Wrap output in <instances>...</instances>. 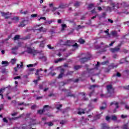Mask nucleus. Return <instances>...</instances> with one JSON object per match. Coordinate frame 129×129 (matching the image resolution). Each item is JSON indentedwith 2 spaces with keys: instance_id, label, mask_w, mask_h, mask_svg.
Listing matches in <instances>:
<instances>
[{
  "instance_id": "f257e3e1",
  "label": "nucleus",
  "mask_w": 129,
  "mask_h": 129,
  "mask_svg": "<svg viewBox=\"0 0 129 129\" xmlns=\"http://www.w3.org/2000/svg\"><path fill=\"white\" fill-rule=\"evenodd\" d=\"M110 5L112 7V8L110 7V6H107L104 7L106 9V12H109V13H111L113 11H114L118 15H120V14L123 13L124 14H128V13L126 12V11L128 9V5L125 2H122L121 3V8L122 11L119 12L118 11L115 10V7L117 8V9H119V4L118 3H115L113 2H111L110 3Z\"/></svg>"
},
{
  "instance_id": "f03ea898",
  "label": "nucleus",
  "mask_w": 129,
  "mask_h": 129,
  "mask_svg": "<svg viewBox=\"0 0 129 129\" xmlns=\"http://www.w3.org/2000/svg\"><path fill=\"white\" fill-rule=\"evenodd\" d=\"M98 66H99V62L98 61L96 64V68L94 69H89V66L86 64L85 66V69H86L87 71L83 72L82 76L87 78V77H90V76H94V75H96L94 74V70H95V69H97V68H98Z\"/></svg>"
},
{
  "instance_id": "7ed1b4c3",
  "label": "nucleus",
  "mask_w": 129,
  "mask_h": 129,
  "mask_svg": "<svg viewBox=\"0 0 129 129\" xmlns=\"http://www.w3.org/2000/svg\"><path fill=\"white\" fill-rule=\"evenodd\" d=\"M70 43H75V40H68L66 43L63 41V40H60L59 41V44L60 45H65L66 46H73V47H75L76 48H78V44L77 43H75V44L72 45L70 44Z\"/></svg>"
},
{
  "instance_id": "20e7f679",
  "label": "nucleus",
  "mask_w": 129,
  "mask_h": 129,
  "mask_svg": "<svg viewBox=\"0 0 129 129\" xmlns=\"http://www.w3.org/2000/svg\"><path fill=\"white\" fill-rule=\"evenodd\" d=\"M26 48V52L28 53V54H32V55L35 56V55H36L38 53V51L37 50H35V49L31 48L30 46H28Z\"/></svg>"
},
{
  "instance_id": "39448f33",
  "label": "nucleus",
  "mask_w": 129,
  "mask_h": 129,
  "mask_svg": "<svg viewBox=\"0 0 129 129\" xmlns=\"http://www.w3.org/2000/svg\"><path fill=\"white\" fill-rule=\"evenodd\" d=\"M106 87L107 90L108 91V94H109V96H112L113 93H114V89L112 88V86L108 85Z\"/></svg>"
},
{
  "instance_id": "423d86ee",
  "label": "nucleus",
  "mask_w": 129,
  "mask_h": 129,
  "mask_svg": "<svg viewBox=\"0 0 129 129\" xmlns=\"http://www.w3.org/2000/svg\"><path fill=\"white\" fill-rule=\"evenodd\" d=\"M28 24H29V21L23 19L21 22L20 24L19 25V27L23 28V27H25V26H26V25H28Z\"/></svg>"
},
{
  "instance_id": "0eeeda50",
  "label": "nucleus",
  "mask_w": 129,
  "mask_h": 129,
  "mask_svg": "<svg viewBox=\"0 0 129 129\" xmlns=\"http://www.w3.org/2000/svg\"><path fill=\"white\" fill-rule=\"evenodd\" d=\"M90 58H91V54H89L88 57L82 58L80 59V60L81 63H85V62H87L88 60H90Z\"/></svg>"
},
{
  "instance_id": "6e6552de",
  "label": "nucleus",
  "mask_w": 129,
  "mask_h": 129,
  "mask_svg": "<svg viewBox=\"0 0 129 129\" xmlns=\"http://www.w3.org/2000/svg\"><path fill=\"white\" fill-rule=\"evenodd\" d=\"M110 105H114L115 106V108L113 110V113H115V112H116V109H117V108L119 107V106H118V102L116 101L112 102L110 103Z\"/></svg>"
},
{
  "instance_id": "1a4fd4ad",
  "label": "nucleus",
  "mask_w": 129,
  "mask_h": 129,
  "mask_svg": "<svg viewBox=\"0 0 129 129\" xmlns=\"http://www.w3.org/2000/svg\"><path fill=\"white\" fill-rule=\"evenodd\" d=\"M2 17H5V19H9L11 18V15L12 13H10V12H1Z\"/></svg>"
},
{
  "instance_id": "9d476101",
  "label": "nucleus",
  "mask_w": 129,
  "mask_h": 129,
  "mask_svg": "<svg viewBox=\"0 0 129 129\" xmlns=\"http://www.w3.org/2000/svg\"><path fill=\"white\" fill-rule=\"evenodd\" d=\"M66 7L64 5H60L58 7H53L51 10L53 13H55L57 10H59V9H65Z\"/></svg>"
},
{
  "instance_id": "9b49d317",
  "label": "nucleus",
  "mask_w": 129,
  "mask_h": 129,
  "mask_svg": "<svg viewBox=\"0 0 129 129\" xmlns=\"http://www.w3.org/2000/svg\"><path fill=\"white\" fill-rule=\"evenodd\" d=\"M121 44H118V46L115 48H111L110 51L112 53H115V52H118L119 51V48H120Z\"/></svg>"
},
{
  "instance_id": "f8f14e48",
  "label": "nucleus",
  "mask_w": 129,
  "mask_h": 129,
  "mask_svg": "<svg viewBox=\"0 0 129 129\" xmlns=\"http://www.w3.org/2000/svg\"><path fill=\"white\" fill-rule=\"evenodd\" d=\"M60 69V74L59 75L58 78H62L63 77V75H64V73L65 72V70L64 69L61 68V67L57 68V69Z\"/></svg>"
},
{
  "instance_id": "ddd939ff",
  "label": "nucleus",
  "mask_w": 129,
  "mask_h": 129,
  "mask_svg": "<svg viewBox=\"0 0 129 129\" xmlns=\"http://www.w3.org/2000/svg\"><path fill=\"white\" fill-rule=\"evenodd\" d=\"M19 49V46H15L14 47H13L12 50V53L14 54V55H17V51H18V49Z\"/></svg>"
},
{
  "instance_id": "4468645a",
  "label": "nucleus",
  "mask_w": 129,
  "mask_h": 129,
  "mask_svg": "<svg viewBox=\"0 0 129 129\" xmlns=\"http://www.w3.org/2000/svg\"><path fill=\"white\" fill-rule=\"evenodd\" d=\"M128 125H127V123L124 124L121 127H114V128H112V129H128Z\"/></svg>"
},
{
  "instance_id": "2eb2a0df",
  "label": "nucleus",
  "mask_w": 129,
  "mask_h": 129,
  "mask_svg": "<svg viewBox=\"0 0 129 129\" xmlns=\"http://www.w3.org/2000/svg\"><path fill=\"white\" fill-rule=\"evenodd\" d=\"M71 81H74V82L77 83V82H78V81H79V79H76V80H74V81H73V79L68 80L66 82L64 83V84H63V85H65V84H67L69 83L70 82H71Z\"/></svg>"
},
{
  "instance_id": "dca6fc26",
  "label": "nucleus",
  "mask_w": 129,
  "mask_h": 129,
  "mask_svg": "<svg viewBox=\"0 0 129 129\" xmlns=\"http://www.w3.org/2000/svg\"><path fill=\"white\" fill-rule=\"evenodd\" d=\"M21 65L20 66V64H17V68H14V70L16 72H17V71H18V68L19 69H20V68H23V62H21Z\"/></svg>"
},
{
  "instance_id": "f3484780",
  "label": "nucleus",
  "mask_w": 129,
  "mask_h": 129,
  "mask_svg": "<svg viewBox=\"0 0 129 129\" xmlns=\"http://www.w3.org/2000/svg\"><path fill=\"white\" fill-rule=\"evenodd\" d=\"M118 66V64H114V63H112L108 66L109 69H113L114 68H116Z\"/></svg>"
},
{
  "instance_id": "a211bd4d",
  "label": "nucleus",
  "mask_w": 129,
  "mask_h": 129,
  "mask_svg": "<svg viewBox=\"0 0 129 129\" xmlns=\"http://www.w3.org/2000/svg\"><path fill=\"white\" fill-rule=\"evenodd\" d=\"M39 32H43V33H46L47 32V29L44 28L43 27H41L40 28L37 29Z\"/></svg>"
},
{
  "instance_id": "6ab92c4d",
  "label": "nucleus",
  "mask_w": 129,
  "mask_h": 129,
  "mask_svg": "<svg viewBox=\"0 0 129 129\" xmlns=\"http://www.w3.org/2000/svg\"><path fill=\"white\" fill-rule=\"evenodd\" d=\"M101 47H105V48H106V47H108V46L106 45L105 46V45H104V43L103 42H101V45H96L95 46V48H96V49H99L100 48H101Z\"/></svg>"
},
{
  "instance_id": "aec40b11",
  "label": "nucleus",
  "mask_w": 129,
  "mask_h": 129,
  "mask_svg": "<svg viewBox=\"0 0 129 129\" xmlns=\"http://www.w3.org/2000/svg\"><path fill=\"white\" fill-rule=\"evenodd\" d=\"M51 109V107L49 105H45L43 107V110L44 111V112L46 111H48V110H50Z\"/></svg>"
},
{
  "instance_id": "412c9836",
  "label": "nucleus",
  "mask_w": 129,
  "mask_h": 129,
  "mask_svg": "<svg viewBox=\"0 0 129 129\" xmlns=\"http://www.w3.org/2000/svg\"><path fill=\"white\" fill-rule=\"evenodd\" d=\"M45 44H46V40L41 41L40 47H41V48H44V47H45Z\"/></svg>"
},
{
  "instance_id": "4be33fe9",
  "label": "nucleus",
  "mask_w": 129,
  "mask_h": 129,
  "mask_svg": "<svg viewBox=\"0 0 129 129\" xmlns=\"http://www.w3.org/2000/svg\"><path fill=\"white\" fill-rule=\"evenodd\" d=\"M112 36L113 37H118V35H117V32L116 31H113L111 33Z\"/></svg>"
},
{
  "instance_id": "5701e85b",
  "label": "nucleus",
  "mask_w": 129,
  "mask_h": 129,
  "mask_svg": "<svg viewBox=\"0 0 129 129\" xmlns=\"http://www.w3.org/2000/svg\"><path fill=\"white\" fill-rule=\"evenodd\" d=\"M82 113H85V111H84V110L81 108L79 109V111L78 112V114L81 115V114H82Z\"/></svg>"
},
{
  "instance_id": "b1692460",
  "label": "nucleus",
  "mask_w": 129,
  "mask_h": 129,
  "mask_svg": "<svg viewBox=\"0 0 129 129\" xmlns=\"http://www.w3.org/2000/svg\"><path fill=\"white\" fill-rule=\"evenodd\" d=\"M63 60H65L64 58H59L57 59H55L54 60V62L57 64V63H59V62H61V61H63Z\"/></svg>"
},
{
  "instance_id": "393cba45",
  "label": "nucleus",
  "mask_w": 129,
  "mask_h": 129,
  "mask_svg": "<svg viewBox=\"0 0 129 129\" xmlns=\"http://www.w3.org/2000/svg\"><path fill=\"white\" fill-rule=\"evenodd\" d=\"M126 58H127V57H125V58H122V59L119 61L120 64H123V63H125V62H127V61H126Z\"/></svg>"
},
{
  "instance_id": "a878e982",
  "label": "nucleus",
  "mask_w": 129,
  "mask_h": 129,
  "mask_svg": "<svg viewBox=\"0 0 129 129\" xmlns=\"http://www.w3.org/2000/svg\"><path fill=\"white\" fill-rule=\"evenodd\" d=\"M102 128L103 129H109L110 127H109V126L107 125L106 123H103L102 124Z\"/></svg>"
},
{
  "instance_id": "bb28decb",
  "label": "nucleus",
  "mask_w": 129,
  "mask_h": 129,
  "mask_svg": "<svg viewBox=\"0 0 129 129\" xmlns=\"http://www.w3.org/2000/svg\"><path fill=\"white\" fill-rule=\"evenodd\" d=\"M101 116V114H99L96 115L94 117V119L93 120H92V121H94V120H96V119H98L100 118Z\"/></svg>"
},
{
  "instance_id": "cd10ccee",
  "label": "nucleus",
  "mask_w": 129,
  "mask_h": 129,
  "mask_svg": "<svg viewBox=\"0 0 129 129\" xmlns=\"http://www.w3.org/2000/svg\"><path fill=\"white\" fill-rule=\"evenodd\" d=\"M37 65H38V63H35L34 64H29L27 65V67H28V68L30 67H35V66H37Z\"/></svg>"
},
{
  "instance_id": "c85d7f7f",
  "label": "nucleus",
  "mask_w": 129,
  "mask_h": 129,
  "mask_svg": "<svg viewBox=\"0 0 129 129\" xmlns=\"http://www.w3.org/2000/svg\"><path fill=\"white\" fill-rule=\"evenodd\" d=\"M2 65H4V66L6 67V66H9V64H10V63H9L8 61H2Z\"/></svg>"
},
{
  "instance_id": "c756f323",
  "label": "nucleus",
  "mask_w": 129,
  "mask_h": 129,
  "mask_svg": "<svg viewBox=\"0 0 129 129\" xmlns=\"http://www.w3.org/2000/svg\"><path fill=\"white\" fill-rule=\"evenodd\" d=\"M103 104L104 106L100 107V110H103V109H105V108H106V103H103Z\"/></svg>"
},
{
  "instance_id": "7c9ffc66",
  "label": "nucleus",
  "mask_w": 129,
  "mask_h": 129,
  "mask_svg": "<svg viewBox=\"0 0 129 129\" xmlns=\"http://www.w3.org/2000/svg\"><path fill=\"white\" fill-rule=\"evenodd\" d=\"M67 28V25L65 24H61V31H63Z\"/></svg>"
},
{
  "instance_id": "2f4dec72",
  "label": "nucleus",
  "mask_w": 129,
  "mask_h": 129,
  "mask_svg": "<svg viewBox=\"0 0 129 129\" xmlns=\"http://www.w3.org/2000/svg\"><path fill=\"white\" fill-rule=\"evenodd\" d=\"M81 68H82V66H75V70H79Z\"/></svg>"
},
{
  "instance_id": "473e14b6",
  "label": "nucleus",
  "mask_w": 129,
  "mask_h": 129,
  "mask_svg": "<svg viewBox=\"0 0 129 129\" xmlns=\"http://www.w3.org/2000/svg\"><path fill=\"white\" fill-rule=\"evenodd\" d=\"M12 21H14L15 23H17V22H19V17H15L13 18H12Z\"/></svg>"
},
{
  "instance_id": "72a5a7b5",
  "label": "nucleus",
  "mask_w": 129,
  "mask_h": 129,
  "mask_svg": "<svg viewBox=\"0 0 129 129\" xmlns=\"http://www.w3.org/2000/svg\"><path fill=\"white\" fill-rule=\"evenodd\" d=\"M80 5H81V3L76 2L74 4V6L76 7V8H78V7H79V6H80Z\"/></svg>"
},
{
  "instance_id": "f704fd0d",
  "label": "nucleus",
  "mask_w": 129,
  "mask_h": 129,
  "mask_svg": "<svg viewBox=\"0 0 129 129\" xmlns=\"http://www.w3.org/2000/svg\"><path fill=\"white\" fill-rule=\"evenodd\" d=\"M93 8H94V5L91 4L89 5L88 9V10H91L92 9H93Z\"/></svg>"
},
{
  "instance_id": "c9c22d12",
  "label": "nucleus",
  "mask_w": 129,
  "mask_h": 129,
  "mask_svg": "<svg viewBox=\"0 0 129 129\" xmlns=\"http://www.w3.org/2000/svg\"><path fill=\"white\" fill-rule=\"evenodd\" d=\"M111 119L112 120H113L114 121H115V120L117 119V117L115 115H112L111 117Z\"/></svg>"
},
{
  "instance_id": "e433bc0d",
  "label": "nucleus",
  "mask_w": 129,
  "mask_h": 129,
  "mask_svg": "<svg viewBox=\"0 0 129 129\" xmlns=\"http://www.w3.org/2000/svg\"><path fill=\"white\" fill-rule=\"evenodd\" d=\"M16 62H17V59L13 58L11 59V62L12 64H13V65H14V64H16Z\"/></svg>"
},
{
  "instance_id": "4c0bfd02",
  "label": "nucleus",
  "mask_w": 129,
  "mask_h": 129,
  "mask_svg": "<svg viewBox=\"0 0 129 129\" xmlns=\"http://www.w3.org/2000/svg\"><path fill=\"white\" fill-rule=\"evenodd\" d=\"M79 42L80 44H84V43H85V41L82 38H80L79 40Z\"/></svg>"
},
{
  "instance_id": "58836bf2",
  "label": "nucleus",
  "mask_w": 129,
  "mask_h": 129,
  "mask_svg": "<svg viewBox=\"0 0 129 129\" xmlns=\"http://www.w3.org/2000/svg\"><path fill=\"white\" fill-rule=\"evenodd\" d=\"M45 123H46V124H47L48 125V126H52L54 125V124L52 122H48Z\"/></svg>"
},
{
  "instance_id": "ea45409f",
  "label": "nucleus",
  "mask_w": 129,
  "mask_h": 129,
  "mask_svg": "<svg viewBox=\"0 0 129 129\" xmlns=\"http://www.w3.org/2000/svg\"><path fill=\"white\" fill-rule=\"evenodd\" d=\"M41 71H43V69H40L39 70H37L36 71V73L35 74L36 75H39L40 73V72H41Z\"/></svg>"
},
{
  "instance_id": "a19ab883",
  "label": "nucleus",
  "mask_w": 129,
  "mask_h": 129,
  "mask_svg": "<svg viewBox=\"0 0 129 129\" xmlns=\"http://www.w3.org/2000/svg\"><path fill=\"white\" fill-rule=\"evenodd\" d=\"M84 28H85V26H81V25H78V27L77 28V30H80V29H83Z\"/></svg>"
},
{
  "instance_id": "79ce46f5",
  "label": "nucleus",
  "mask_w": 129,
  "mask_h": 129,
  "mask_svg": "<svg viewBox=\"0 0 129 129\" xmlns=\"http://www.w3.org/2000/svg\"><path fill=\"white\" fill-rule=\"evenodd\" d=\"M95 87H98V86L96 85L91 86L89 88V89H93V88H95Z\"/></svg>"
},
{
  "instance_id": "37998d69",
  "label": "nucleus",
  "mask_w": 129,
  "mask_h": 129,
  "mask_svg": "<svg viewBox=\"0 0 129 129\" xmlns=\"http://www.w3.org/2000/svg\"><path fill=\"white\" fill-rule=\"evenodd\" d=\"M39 59H40L41 60H42L43 61H46V60H47V58L45 57V56H42V57H40Z\"/></svg>"
},
{
  "instance_id": "c03bdc74",
  "label": "nucleus",
  "mask_w": 129,
  "mask_h": 129,
  "mask_svg": "<svg viewBox=\"0 0 129 129\" xmlns=\"http://www.w3.org/2000/svg\"><path fill=\"white\" fill-rule=\"evenodd\" d=\"M20 39V35H17L14 37V40L16 41V40H19Z\"/></svg>"
},
{
  "instance_id": "a18cd8bd",
  "label": "nucleus",
  "mask_w": 129,
  "mask_h": 129,
  "mask_svg": "<svg viewBox=\"0 0 129 129\" xmlns=\"http://www.w3.org/2000/svg\"><path fill=\"white\" fill-rule=\"evenodd\" d=\"M43 112H45V111H44V109H43L42 110H39L38 111V113H39V114H42V113H43Z\"/></svg>"
},
{
  "instance_id": "49530a36",
  "label": "nucleus",
  "mask_w": 129,
  "mask_h": 129,
  "mask_svg": "<svg viewBox=\"0 0 129 129\" xmlns=\"http://www.w3.org/2000/svg\"><path fill=\"white\" fill-rule=\"evenodd\" d=\"M36 124V120H32V122L29 124V125H35Z\"/></svg>"
},
{
  "instance_id": "de8ad7c7",
  "label": "nucleus",
  "mask_w": 129,
  "mask_h": 129,
  "mask_svg": "<svg viewBox=\"0 0 129 129\" xmlns=\"http://www.w3.org/2000/svg\"><path fill=\"white\" fill-rule=\"evenodd\" d=\"M3 90H5V89H0V96H2V98H4V95H2V93L3 92Z\"/></svg>"
},
{
  "instance_id": "09e8293b",
  "label": "nucleus",
  "mask_w": 129,
  "mask_h": 129,
  "mask_svg": "<svg viewBox=\"0 0 129 129\" xmlns=\"http://www.w3.org/2000/svg\"><path fill=\"white\" fill-rule=\"evenodd\" d=\"M18 105H24V106H27V104L25 103L24 102H23L22 103H19Z\"/></svg>"
},
{
  "instance_id": "8fccbe9b",
  "label": "nucleus",
  "mask_w": 129,
  "mask_h": 129,
  "mask_svg": "<svg viewBox=\"0 0 129 129\" xmlns=\"http://www.w3.org/2000/svg\"><path fill=\"white\" fill-rule=\"evenodd\" d=\"M108 63H109L108 60H106L101 62V64L102 65H106V64H108Z\"/></svg>"
},
{
  "instance_id": "3c124183",
  "label": "nucleus",
  "mask_w": 129,
  "mask_h": 129,
  "mask_svg": "<svg viewBox=\"0 0 129 129\" xmlns=\"http://www.w3.org/2000/svg\"><path fill=\"white\" fill-rule=\"evenodd\" d=\"M94 94V90H93L91 92H90L89 94V96H90V97H91V96H92V95H93Z\"/></svg>"
},
{
  "instance_id": "603ef678",
  "label": "nucleus",
  "mask_w": 129,
  "mask_h": 129,
  "mask_svg": "<svg viewBox=\"0 0 129 129\" xmlns=\"http://www.w3.org/2000/svg\"><path fill=\"white\" fill-rule=\"evenodd\" d=\"M67 96H71V97H74V95L71 94V93H68V94L67 95Z\"/></svg>"
},
{
  "instance_id": "864d4df0",
  "label": "nucleus",
  "mask_w": 129,
  "mask_h": 129,
  "mask_svg": "<svg viewBox=\"0 0 129 129\" xmlns=\"http://www.w3.org/2000/svg\"><path fill=\"white\" fill-rule=\"evenodd\" d=\"M56 75L55 73H52V72H50L49 73V75H51V76H55V75Z\"/></svg>"
},
{
  "instance_id": "5fc2aeb1",
  "label": "nucleus",
  "mask_w": 129,
  "mask_h": 129,
  "mask_svg": "<svg viewBox=\"0 0 129 129\" xmlns=\"http://www.w3.org/2000/svg\"><path fill=\"white\" fill-rule=\"evenodd\" d=\"M105 16H106V13L103 12L102 14L101 18H105Z\"/></svg>"
},
{
  "instance_id": "6e6d98bb",
  "label": "nucleus",
  "mask_w": 129,
  "mask_h": 129,
  "mask_svg": "<svg viewBox=\"0 0 129 129\" xmlns=\"http://www.w3.org/2000/svg\"><path fill=\"white\" fill-rule=\"evenodd\" d=\"M39 80H40V77H38V79L34 80L33 81V82H34V83H36V84H37V83H38V82L39 81Z\"/></svg>"
},
{
  "instance_id": "4d7b16f0",
  "label": "nucleus",
  "mask_w": 129,
  "mask_h": 129,
  "mask_svg": "<svg viewBox=\"0 0 129 129\" xmlns=\"http://www.w3.org/2000/svg\"><path fill=\"white\" fill-rule=\"evenodd\" d=\"M85 112H87V113H88L89 111H90V109L89 108H87L86 109H85Z\"/></svg>"
},
{
  "instance_id": "13d9d810",
  "label": "nucleus",
  "mask_w": 129,
  "mask_h": 129,
  "mask_svg": "<svg viewBox=\"0 0 129 129\" xmlns=\"http://www.w3.org/2000/svg\"><path fill=\"white\" fill-rule=\"evenodd\" d=\"M111 118H110V117L107 116H106V120H107V121H109V120H110V119Z\"/></svg>"
},
{
  "instance_id": "bf43d9fd",
  "label": "nucleus",
  "mask_w": 129,
  "mask_h": 129,
  "mask_svg": "<svg viewBox=\"0 0 129 129\" xmlns=\"http://www.w3.org/2000/svg\"><path fill=\"white\" fill-rule=\"evenodd\" d=\"M54 16H57V15H58V16H60V12H54Z\"/></svg>"
},
{
  "instance_id": "052dcab7",
  "label": "nucleus",
  "mask_w": 129,
  "mask_h": 129,
  "mask_svg": "<svg viewBox=\"0 0 129 129\" xmlns=\"http://www.w3.org/2000/svg\"><path fill=\"white\" fill-rule=\"evenodd\" d=\"M73 74V72L70 71V72H68V73L67 74V75H72Z\"/></svg>"
},
{
  "instance_id": "680f3d73",
  "label": "nucleus",
  "mask_w": 129,
  "mask_h": 129,
  "mask_svg": "<svg viewBox=\"0 0 129 129\" xmlns=\"http://www.w3.org/2000/svg\"><path fill=\"white\" fill-rule=\"evenodd\" d=\"M41 20H44V21H46V17H40V19H38V21H41Z\"/></svg>"
},
{
  "instance_id": "e2e57ef3",
  "label": "nucleus",
  "mask_w": 129,
  "mask_h": 129,
  "mask_svg": "<svg viewBox=\"0 0 129 129\" xmlns=\"http://www.w3.org/2000/svg\"><path fill=\"white\" fill-rule=\"evenodd\" d=\"M53 6H54V4H53V3H51V4H49V8H52V9H51V10H53V8H54V7H53Z\"/></svg>"
},
{
  "instance_id": "0e129e2a",
  "label": "nucleus",
  "mask_w": 129,
  "mask_h": 129,
  "mask_svg": "<svg viewBox=\"0 0 129 129\" xmlns=\"http://www.w3.org/2000/svg\"><path fill=\"white\" fill-rule=\"evenodd\" d=\"M109 31V29H107V30L104 31V33H106L107 36H109V33H108Z\"/></svg>"
},
{
  "instance_id": "69168bd1",
  "label": "nucleus",
  "mask_w": 129,
  "mask_h": 129,
  "mask_svg": "<svg viewBox=\"0 0 129 129\" xmlns=\"http://www.w3.org/2000/svg\"><path fill=\"white\" fill-rule=\"evenodd\" d=\"M121 117V118H125L126 117H127V116L126 115L122 114Z\"/></svg>"
},
{
  "instance_id": "338daca9",
  "label": "nucleus",
  "mask_w": 129,
  "mask_h": 129,
  "mask_svg": "<svg viewBox=\"0 0 129 129\" xmlns=\"http://www.w3.org/2000/svg\"><path fill=\"white\" fill-rule=\"evenodd\" d=\"M47 48H48V49H54V47H52L51 44L47 45Z\"/></svg>"
},
{
  "instance_id": "774afa93",
  "label": "nucleus",
  "mask_w": 129,
  "mask_h": 129,
  "mask_svg": "<svg viewBox=\"0 0 129 129\" xmlns=\"http://www.w3.org/2000/svg\"><path fill=\"white\" fill-rule=\"evenodd\" d=\"M37 16H38L37 14H32L31 17H32V18H36L37 17Z\"/></svg>"
}]
</instances>
